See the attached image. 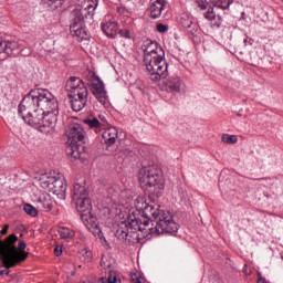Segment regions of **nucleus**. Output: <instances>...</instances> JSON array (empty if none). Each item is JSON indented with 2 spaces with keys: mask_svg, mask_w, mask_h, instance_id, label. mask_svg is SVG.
Segmentation results:
<instances>
[{
  "mask_svg": "<svg viewBox=\"0 0 283 283\" xmlns=\"http://www.w3.org/2000/svg\"><path fill=\"white\" fill-rule=\"evenodd\" d=\"M140 233L144 238L163 235L165 233H178V223L174 221L171 213L165 212L151 205H147L140 214L132 212L127 220L122 221L115 232L118 240L138 242Z\"/></svg>",
  "mask_w": 283,
  "mask_h": 283,
  "instance_id": "f257e3e1",
  "label": "nucleus"
},
{
  "mask_svg": "<svg viewBox=\"0 0 283 283\" xmlns=\"http://www.w3.org/2000/svg\"><path fill=\"white\" fill-rule=\"evenodd\" d=\"M66 155L74 160H87V137L81 124L72 123L66 128Z\"/></svg>",
  "mask_w": 283,
  "mask_h": 283,
  "instance_id": "f03ea898",
  "label": "nucleus"
},
{
  "mask_svg": "<svg viewBox=\"0 0 283 283\" xmlns=\"http://www.w3.org/2000/svg\"><path fill=\"white\" fill-rule=\"evenodd\" d=\"M138 180L150 196H156V198L163 196V191H165V177L163 176V169L158 165L142 167L138 172Z\"/></svg>",
  "mask_w": 283,
  "mask_h": 283,
  "instance_id": "7ed1b4c3",
  "label": "nucleus"
},
{
  "mask_svg": "<svg viewBox=\"0 0 283 283\" xmlns=\"http://www.w3.org/2000/svg\"><path fill=\"white\" fill-rule=\"evenodd\" d=\"M18 240L19 238L15 234H10L6 242L0 241V255H3L8 266H14L19 264V262H25V260H28V253H19L17 251V247H14V244Z\"/></svg>",
  "mask_w": 283,
  "mask_h": 283,
  "instance_id": "20e7f679",
  "label": "nucleus"
},
{
  "mask_svg": "<svg viewBox=\"0 0 283 283\" xmlns=\"http://www.w3.org/2000/svg\"><path fill=\"white\" fill-rule=\"evenodd\" d=\"M144 63L147 72L150 74L153 83H158V81L167 78V62H165V53L144 57Z\"/></svg>",
  "mask_w": 283,
  "mask_h": 283,
  "instance_id": "39448f33",
  "label": "nucleus"
},
{
  "mask_svg": "<svg viewBox=\"0 0 283 283\" xmlns=\"http://www.w3.org/2000/svg\"><path fill=\"white\" fill-rule=\"evenodd\" d=\"M35 98L38 101V107L41 112H57L59 111V102L56 97L50 91L35 88Z\"/></svg>",
  "mask_w": 283,
  "mask_h": 283,
  "instance_id": "423d86ee",
  "label": "nucleus"
},
{
  "mask_svg": "<svg viewBox=\"0 0 283 283\" xmlns=\"http://www.w3.org/2000/svg\"><path fill=\"white\" fill-rule=\"evenodd\" d=\"M73 202L80 213L92 211V199L87 195V188L81 184H75L73 187Z\"/></svg>",
  "mask_w": 283,
  "mask_h": 283,
  "instance_id": "0eeeda50",
  "label": "nucleus"
},
{
  "mask_svg": "<svg viewBox=\"0 0 283 283\" xmlns=\"http://www.w3.org/2000/svg\"><path fill=\"white\" fill-rule=\"evenodd\" d=\"M42 189L54 193L57 198H65V192L67 191V185L61 177H46L42 178L40 182Z\"/></svg>",
  "mask_w": 283,
  "mask_h": 283,
  "instance_id": "6e6552de",
  "label": "nucleus"
},
{
  "mask_svg": "<svg viewBox=\"0 0 283 283\" xmlns=\"http://www.w3.org/2000/svg\"><path fill=\"white\" fill-rule=\"evenodd\" d=\"M98 8V0H80V4L71 13V17H94V11Z\"/></svg>",
  "mask_w": 283,
  "mask_h": 283,
  "instance_id": "1a4fd4ad",
  "label": "nucleus"
},
{
  "mask_svg": "<svg viewBox=\"0 0 283 283\" xmlns=\"http://www.w3.org/2000/svg\"><path fill=\"white\" fill-rule=\"evenodd\" d=\"M39 109V102L36 99V93L34 90L30 91L18 106V114H27L29 112H36Z\"/></svg>",
  "mask_w": 283,
  "mask_h": 283,
  "instance_id": "9d476101",
  "label": "nucleus"
},
{
  "mask_svg": "<svg viewBox=\"0 0 283 283\" xmlns=\"http://www.w3.org/2000/svg\"><path fill=\"white\" fill-rule=\"evenodd\" d=\"M85 17L72 15L70 30L73 36H77L82 41L87 39V30L85 29Z\"/></svg>",
  "mask_w": 283,
  "mask_h": 283,
  "instance_id": "9b49d317",
  "label": "nucleus"
},
{
  "mask_svg": "<svg viewBox=\"0 0 283 283\" xmlns=\"http://www.w3.org/2000/svg\"><path fill=\"white\" fill-rule=\"evenodd\" d=\"M91 90L98 103H101L102 105L107 104V91H105V84H103V81H101L99 76H95L93 78Z\"/></svg>",
  "mask_w": 283,
  "mask_h": 283,
  "instance_id": "f8f14e48",
  "label": "nucleus"
},
{
  "mask_svg": "<svg viewBox=\"0 0 283 283\" xmlns=\"http://www.w3.org/2000/svg\"><path fill=\"white\" fill-rule=\"evenodd\" d=\"M56 125V112H46L42 115L39 130L42 134H50L52 128Z\"/></svg>",
  "mask_w": 283,
  "mask_h": 283,
  "instance_id": "ddd939ff",
  "label": "nucleus"
},
{
  "mask_svg": "<svg viewBox=\"0 0 283 283\" xmlns=\"http://www.w3.org/2000/svg\"><path fill=\"white\" fill-rule=\"evenodd\" d=\"M142 50L144 52V59H147V56H158L160 54H165V50L158 45V42L150 39L143 42Z\"/></svg>",
  "mask_w": 283,
  "mask_h": 283,
  "instance_id": "4468645a",
  "label": "nucleus"
},
{
  "mask_svg": "<svg viewBox=\"0 0 283 283\" xmlns=\"http://www.w3.org/2000/svg\"><path fill=\"white\" fill-rule=\"evenodd\" d=\"M45 112L38 108L36 111H32L29 113H23L20 116H22L24 123L27 125H30L31 127H40L41 120H43V115Z\"/></svg>",
  "mask_w": 283,
  "mask_h": 283,
  "instance_id": "2eb2a0df",
  "label": "nucleus"
},
{
  "mask_svg": "<svg viewBox=\"0 0 283 283\" xmlns=\"http://www.w3.org/2000/svg\"><path fill=\"white\" fill-rule=\"evenodd\" d=\"M180 87H182V81L178 77H170L163 82V90L170 94H178V92H180Z\"/></svg>",
  "mask_w": 283,
  "mask_h": 283,
  "instance_id": "dca6fc26",
  "label": "nucleus"
},
{
  "mask_svg": "<svg viewBox=\"0 0 283 283\" xmlns=\"http://www.w3.org/2000/svg\"><path fill=\"white\" fill-rule=\"evenodd\" d=\"M102 137L109 151V147L116 145V140H118V129L116 127H109L102 134Z\"/></svg>",
  "mask_w": 283,
  "mask_h": 283,
  "instance_id": "f3484780",
  "label": "nucleus"
},
{
  "mask_svg": "<svg viewBox=\"0 0 283 283\" xmlns=\"http://www.w3.org/2000/svg\"><path fill=\"white\" fill-rule=\"evenodd\" d=\"M17 48V42L6 41L0 38V54H3V59L12 56Z\"/></svg>",
  "mask_w": 283,
  "mask_h": 283,
  "instance_id": "a211bd4d",
  "label": "nucleus"
},
{
  "mask_svg": "<svg viewBox=\"0 0 283 283\" xmlns=\"http://www.w3.org/2000/svg\"><path fill=\"white\" fill-rule=\"evenodd\" d=\"M102 30L109 39H116L118 34V23L114 20H109L102 24Z\"/></svg>",
  "mask_w": 283,
  "mask_h": 283,
  "instance_id": "6ab92c4d",
  "label": "nucleus"
},
{
  "mask_svg": "<svg viewBox=\"0 0 283 283\" xmlns=\"http://www.w3.org/2000/svg\"><path fill=\"white\" fill-rule=\"evenodd\" d=\"M166 6V0H156L150 7V18L160 19V17L163 15V10H165Z\"/></svg>",
  "mask_w": 283,
  "mask_h": 283,
  "instance_id": "aec40b11",
  "label": "nucleus"
},
{
  "mask_svg": "<svg viewBox=\"0 0 283 283\" xmlns=\"http://www.w3.org/2000/svg\"><path fill=\"white\" fill-rule=\"evenodd\" d=\"M82 87H85V83H83V80L76 76L70 77V80H67L65 85V90L66 92H69V94H72L73 92L82 90Z\"/></svg>",
  "mask_w": 283,
  "mask_h": 283,
  "instance_id": "412c9836",
  "label": "nucleus"
},
{
  "mask_svg": "<svg viewBox=\"0 0 283 283\" xmlns=\"http://www.w3.org/2000/svg\"><path fill=\"white\" fill-rule=\"evenodd\" d=\"M205 19L211 21L212 28H220L222 25V18L216 14L213 7H209L208 11L203 14Z\"/></svg>",
  "mask_w": 283,
  "mask_h": 283,
  "instance_id": "4be33fe9",
  "label": "nucleus"
},
{
  "mask_svg": "<svg viewBox=\"0 0 283 283\" xmlns=\"http://www.w3.org/2000/svg\"><path fill=\"white\" fill-rule=\"evenodd\" d=\"M70 98V103H71V107L73 109V112H81L83 109H85V106L87 105V98L85 97H69Z\"/></svg>",
  "mask_w": 283,
  "mask_h": 283,
  "instance_id": "5701e85b",
  "label": "nucleus"
},
{
  "mask_svg": "<svg viewBox=\"0 0 283 283\" xmlns=\"http://www.w3.org/2000/svg\"><path fill=\"white\" fill-rule=\"evenodd\" d=\"M38 202L40 207H42V209H45L46 211H52V209L54 208V201L52 200V197H50L48 193H42L39 197Z\"/></svg>",
  "mask_w": 283,
  "mask_h": 283,
  "instance_id": "b1692460",
  "label": "nucleus"
},
{
  "mask_svg": "<svg viewBox=\"0 0 283 283\" xmlns=\"http://www.w3.org/2000/svg\"><path fill=\"white\" fill-rule=\"evenodd\" d=\"M85 125H87L91 129H95L96 134L101 132L104 127V125L98 120V118H86L84 119Z\"/></svg>",
  "mask_w": 283,
  "mask_h": 283,
  "instance_id": "393cba45",
  "label": "nucleus"
},
{
  "mask_svg": "<svg viewBox=\"0 0 283 283\" xmlns=\"http://www.w3.org/2000/svg\"><path fill=\"white\" fill-rule=\"evenodd\" d=\"M87 96H90V91H87V86L69 93V98H87Z\"/></svg>",
  "mask_w": 283,
  "mask_h": 283,
  "instance_id": "a878e982",
  "label": "nucleus"
},
{
  "mask_svg": "<svg viewBox=\"0 0 283 283\" xmlns=\"http://www.w3.org/2000/svg\"><path fill=\"white\" fill-rule=\"evenodd\" d=\"M59 235L62 240H72L76 233L70 228H60Z\"/></svg>",
  "mask_w": 283,
  "mask_h": 283,
  "instance_id": "bb28decb",
  "label": "nucleus"
},
{
  "mask_svg": "<svg viewBox=\"0 0 283 283\" xmlns=\"http://www.w3.org/2000/svg\"><path fill=\"white\" fill-rule=\"evenodd\" d=\"M147 205V200L144 197H137L134 201V207L138 213H143Z\"/></svg>",
  "mask_w": 283,
  "mask_h": 283,
  "instance_id": "cd10ccee",
  "label": "nucleus"
},
{
  "mask_svg": "<svg viewBox=\"0 0 283 283\" xmlns=\"http://www.w3.org/2000/svg\"><path fill=\"white\" fill-rule=\"evenodd\" d=\"M14 266H8V263H6V256L3 254H0V275H10V270Z\"/></svg>",
  "mask_w": 283,
  "mask_h": 283,
  "instance_id": "c85d7f7f",
  "label": "nucleus"
},
{
  "mask_svg": "<svg viewBox=\"0 0 283 283\" xmlns=\"http://www.w3.org/2000/svg\"><path fill=\"white\" fill-rule=\"evenodd\" d=\"M210 3L214 8H220L221 10H227L231 6V0H211Z\"/></svg>",
  "mask_w": 283,
  "mask_h": 283,
  "instance_id": "c756f323",
  "label": "nucleus"
},
{
  "mask_svg": "<svg viewBox=\"0 0 283 283\" xmlns=\"http://www.w3.org/2000/svg\"><path fill=\"white\" fill-rule=\"evenodd\" d=\"M180 25H182V28H185V30H191V25H193V20L191 19V17L184 14L180 18Z\"/></svg>",
  "mask_w": 283,
  "mask_h": 283,
  "instance_id": "7c9ffc66",
  "label": "nucleus"
},
{
  "mask_svg": "<svg viewBox=\"0 0 283 283\" xmlns=\"http://www.w3.org/2000/svg\"><path fill=\"white\" fill-rule=\"evenodd\" d=\"M23 211L27 213V216H31V218H36V216H39V210H36V208L30 203H25L23 206Z\"/></svg>",
  "mask_w": 283,
  "mask_h": 283,
  "instance_id": "2f4dec72",
  "label": "nucleus"
},
{
  "mask_svg": "<svg viewBox=\"0 0 283 283\" xmlns=\"http://www.w3.org/2000/svg\"><path fill=\"white\" fill-rule=\"evenodd\" d=\"M222 143H226V145H235L238 143V136L226 134L222 136Z\"/></svg>",
  "mask_w": 283,
  "mask_h": 283,
  "instance_id": "473e14b6",
  "label": "nucleus"
},
{
  "mask_svg": "<svg viewBox=\"0 0 283 283\" xmlns=\"http://www.w3.org/2000/svg\"><path fill=\"white\" fill-rule=\"evenodd\" d=\"M80 254L82 255L83 262H92V251L87 249H82L80 251Z\"/></svg>",
  "mask_w": 283,
  "mask_h": 283,
  "instance_id": "72a5a7b5",
  "label": "nucleus"
},
{
  "mask_svg": "<svg viewBox=\"0 0 283 283\" xmlns=\"http://www.w3.org/2000/svg\"><path fill=\"white\" fill-rule=\"evenodd\" d=\"M101 281L102 283H120V281L118 282V277L116 276V274H114L113 276L112 274H109L107 279L102 277Z\"/></svg>",
  "mask_w": 283,
  "mask_h": 283,
  "instance_id": "f704fd0d",
  "label": "nucleus"
},
{
  "mask_svg": "<svg viewBox=\"0 0 283 283\" xmlns=\"http://www.w3.org/2000/svg\"><path fill=\"white\" fill-rule=\"evenodd\" d=\"M157 32H160L161 34H165L169 30V27L167 24L159 23L156 25Z\"/></svg>",
  "mask_w": 283,
  "mask_h": 283,
  "instance_id": "c9c22d12",
  "label": "nucleus"
},
{
  "mask_svg": "<svg viewBox=\"0 0 283 283\" xmlns=\"http://www.w3.org/2000/svg\"><path fill=\"white\" fill-rule=\"evenodd\" d=\"M119 34L124 39H132V32L129 31V29H122V30H119Z\"/></svg>",
  "mask_w": 283,
  "mask_h": 283,
  "instance_id": "e433bc0d",
  "label": "nucleus"
},
{
  "mask_svg": "<svg viewBox=\"0 0 283 283\" xmlns=\"http://www.w3.org/2000/svg\"><path fill=\"white\" fill-rule=\"evenodd\" d=\"M196 3L200 8V10H207V3H205V0H196Z\"/></svg>",
  "mask_w": 283,
  "mask_h": 283,
  "instance_id": "4c0bfd02",
  "label": "nucleus"
},
{
  "mask_svg": "<svg viewBox=\"0 0 283 283\" xmlns=\"http://www.w3.org/2000/svg\"><path fill=\"white\" fill-rule=\"evenodd\" d=\"M123 154H124V156H125L126 158H132V157H134V151L130 150V149H125V150L123 151Z\"/></svg>",
  "mask_w": 283,
  "mask_h": 283,
  "instance_id": "58836bf2",
  "label": "nucleus"
},
{
  "mask_svg": "<svg viewBox=\"0 0 283 283\" xmlns=\"http://www.w3.org/2000/svg\"><path fill=\"white\" fill-rule=\"evenodd\" d=\"M54 253H55L56 258H60V255L63 254V248H61V247H59V245L55 247Z\"/></svg>",
  "mask_w": 283,
  "mask_h": 283,
  "instance_id": "ea45409f",
  "label": "nucleus"
},
{
  "mask_svg": "<svg viewBox=\"0 0 283 283\" xmlns=\"http://www.w3.org/2000/svg\"><path fill=\"white\" fill-rule=\"evenodd\" d=\"M25 247L27 244L23 241H21L18 245V249L19 251H21V253H24L23 251H25Z\"/></svg>",
  "mask_w": 283,
  "mask_h": 283,
  "instance_id": "a19ab883",
  "label": "nucleus"
},
{
  "mask_svg": "<svg viewBox=\"0 0 283 283\" xmlns=\"http://www.w3.org/2000/svg\"><path fill=\"white\" fill-rule=\"evenodd\" d=\"M101 266H103L104 269H109L112 265L105 262V258H102Z\"/></svg>",
  "mask_w": 283,
  "mask_h": 283,
  "instance_id": "79ce46f5",
  "label": "nucleus"
},
{
  "mask_svg": "<svg viewBox=\"0 0 283 283\" xmlns=\"http://www.w3.org/2000/svg\"><path fill=\"white\" fill-rule=\"evenodd\" d=\"M10 229V226L6 224L3 227V230L1 231V235H6L8 233V230Z\"/></svg>",
  "mask_w": 283,
  "mask_h": 283,
  "instance_id": "37998d69",
  "label": "nucleus"
},
{
  "mask_svg": "<svg viewBox=\"0 0 283 283\" xmlns=\"http://www.w3.org/2000/svg\"><path fill=\"white\" fill-rule=\"evenodd\" d=\"M1 235H2V234H1V231H0V238H1Z\"/></svg>",
  "mask_w": 283,
  "mask_h": 283,
  "instance_id": "c03bdc74",
  "label": "nucleus"
}]
</instances>
